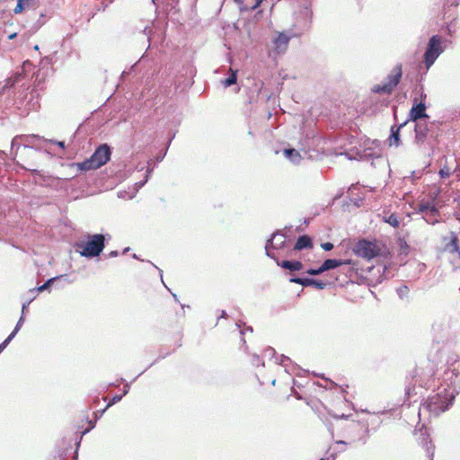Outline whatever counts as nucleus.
I'll list each match as a JSON object with an SVG mask.
<instances>
[{"mask_svg": "<svg viewBox=\"0 0 460 460\" xmlns=\"http://www.w3.org/2000/svg\"><path fill=\"white\" fill-rule=\"evenodd\" d=\"M406 395L409 399H411L413 395H416L418 393L416 391V387L415 385H413L412 387L411 386H408L406 388Z\"/></svg>", "mask_w": 460, "mask_h": 460, "instance_id": "nucleus-37", "label": "nucleus"}, {"mask_svg": "<svg viewBox=\"0 0 460 460\" xmlns=\"http://www.w3.org/2000/svg\"><path fill=\"white\" fill-rule=\"evenodd\" d=\"M438 174L440 176V178H448L450 175H451V171L449 169V167L447 166H444L443 168H441L438 172Z\"/></svg>", "mask_w": 460, "mask_h": 460, "instance_id": "nucleus-32", "label": "nucleus"}, {"mask_svg": "<svg viewBox=\"0 0 460 460\" xmlns=\"http://www.w3.org/2000/svg\"><path fill=\"white\" fill-rule=\"evenodd\" d=\"M292 283H296L299 285H302L303 287H311L314 286L317 289H323L326 288L327 283L322 280H316L310 278H299V277H293L289 279Z\"/></svg>", "mask_w": 460, "mask_h": 460, "instance_id": "nucleus-10", "label": "nucleus"}, {"mask_svg": "<svg viewBox=\"0 0 460 460\" xmlns=\"http://www.w3.org/2000/svg\"><path fill=\"white\" fill-rule=\"evenodd\" d=\"M421 444L425 447L427 456L430 458V460H433L435 448L434 445L431 443V441H428V438H423Z\"/></svg>", "mask_w": 460, "mask_h": 460, "instance_id": "nucleus-24", "label": "nucleus"}, {"mask_svg": "<svg viewBox=\"0 0 460 460\" xmlns=\"http://www.w3.org/2000/svg\"><path fill=\"white\" fill-rule=\"evenodd\" d=\"M11 342L7 338L0 344V349L3 351Z\"/></svg>", "mask_w": 460, "mask_h": 460, "instance_id": "nucleus-52", "label": "nucleus"}, {"mask_svg": "<svg viewBox=\"0 0 460 460\" xmlns=\"http://www.w3.org/2000/svg\"><path fill=\"white\" fill-rule=\"evenodd\" d=\"M226 317H227V313L225 310H222L221 314L219 315V318H226Z\"/></svg>", "mask_w": 460, "mask_h": 460, "instance_id": "nucleus-55", "label": "nucleus"}, {"mask_svg": "<svg viewBox=\"0 0 460 460\" xmlns=\"http://www.w3.org/2000/svg\"><path fill=\"white\" fill-rule=\"evenodd\" d=\"M321 247L328 252V251H331L332 248H333V244L332 243H323L321 244Z\"/></svg>", "mask_w": 460, "mask_h": 460, "instance_id": "nucleus-48", "label": "nucleus"}, {"mask_svg": "<svg viewBox=\"0 0 460 460\" xmlns=\"http://www.w3.org/2000/svg\"><path fill=\"white\" fill-rule=\"evenodd\" d=\"M263 0H255L254 4L251 6H249V10H255L257 9L262 3Z\"/></svg>", "mask_w": 460, "mask_h": 460, "instance_id": "nucleus-49", "label": "nucleus"}, {"mask_svg": "<svg viewBox=\"0 0 460 460\" xmlns=\"http://www.w3.org/2000/svg\"><path fill=\"white\" fill-rule=\"evenodd\" d=\"M450 235H451V240L447 244V250L450 252H460V248L458 246V238H457L456 234L454 232H451Z\"/></svg>", "mask_w": 460, "mask_h": 460, "instance_id": "nucleus-23", "label": "nucleus"}, {"mask_svg": "<svg viewBox=\"0 0 460 460\" xmlns=\"http://www.w3.org/2000/svg\"><path fill=\"white\" fill-rule=\"evenodd\" d=\"M28 0H18L17 1V4L13 10L14 13H22L23 10H25V3L27 2Z\"/></svg>", "mask_w": 460, "mask_h": 460, "instance_id": "nucleus-30", "label": "nucleus"}, {"mask_svg": "<svg viewBox=\"0 0 460 460\" xmlns=\"http://www.w3.org/2000/svg\"><path fill=\"white\" fill-rule=\"evenodd\" d=\"M234 1L239 5V8L242 12L249 10V5L244 4L242 0H234Z\"/></svg>", "mask_w": 460, "mask_h": 460, "instance_id": "nucleus-44", "label": "nucleus"}, {"mask_svg": "<svg viewBox=\"0 0 460 460\" xmlns=\"http://www.w3.org/2000/svg\"><path fill=\"white\" fill-rule=\"evenodd\" d=\"M276 263L285 270H288L290 271H298L301 270L304 267L303 263L299 261H279V259L275 261Z\"/></svg>", "mask_w": 460, "mask_h": 460, "instance_id": "nucleus-16", "label": "nucleus"}, {"mask_svg": "<svg viewBox=\"0 0 460 460\" xmlns=\"http://www.w3.org/2000/svg\"><path fill=\"white\" fill-rule=\"evenodd\" d=\"M287 245L286 235L279 231L272 234L271 238L268 239L265 244L266 255L274 261L278 260L274 251H282Z\"/></svg>", "mask_w": 460, "mask_h": 460, "instance_id": "nucleus-5", "label": "nucleus"}, {"mask_svg": "<svg viewBox=\"0 0 460 460\" xmlns=\"http://www.w3.org/2000/svg\"><path fill=\"white\" fill-rule=\"evenodd\" d=\"M396 293L401 299H404L408 297L409 288L407 286H401L398 288H396Z\"/></svg>", "mask_w": 460, "mask_h": 460, "instance_id": "nucleus-28", "label": "nucleus"}, {"mask_svg": "<svg viewBox=\"0 0 460 460\" xmlns=\"http://www.w3.org/2000/svg\"><path fill=\"white\" fill-rule=\"evenodd\" d=\"M443 40L438 35H433L429 40L423 55V61L427 69H429L437 58L444 52Z\"/></svg>", "mask_w": 460, "mask_h": 460, "instance_id": "nucleus-3", "label": "nucleus"}, {"mask_svg": "<svg viewBox=\"0 0 460 460\" xmlns=\"http://www.w3.org/2000/svg\"><path fill=\"white\" fill-rule=\"evenodd\" d=\"M122 398H123V395H121V394L113 396V398L109 402V403L107 404L105 409H103L101 413L102 414L109 407L119 402V401H121Z\"/></svg>", "mask_w": 460, "mask_h": 460, "instance_id": "nucleus-31", "label": "nucleus"}, {"mask_svg": "<svg viewBox=\"0 0 460 460\" xmlns=\"http://www.w3.org/2000/svg\"><path fill=\"white\" fill-rule=\"evenodd\" d=\"M353 252L356 255L369 261L378 255L379 249L376 243L362 239L355 244Z\"/></svg>", "mask_w": 460, "mask_h": 460, "instance_id": "nucleus-6", "label": "nucleus"}, {"mask_svg": "<svg viewBox=\"0 0 460 460\" xmlns=\"http://www.w3.org/2000/svg\"><path fill=\"white\" fill-rule=\"evenodd\" d=\"M313 247L312 239L308 235H300L294 246V250L301 251L307 248Z\"/></svg>", "mask_w": 460, "mask_h": 460, "instance_id": "nucleus-17", "label": "nucleus"}, {"mask_svg": "<svg viewBox=\"0 0 460 460\" xmlns=\"http://www.w3.org/2000/svg\"><path fill=\"white\" fill-rule=\"evenodd\" d=\"M438 217H434V216H430L429 212L423 217V218L425 219V221L429 224H431V225H435L436 223L438 222Z\"/></svg>", "mask_w": 460, "mask_h": 460, "instance_id": "nucleus-36", "label": "nucleus"}, {"mask_svg": "<svg viewBox=\"0 0 460 460\" xmlns=\"http://www.w3.org/2000/svg\"><path fill=\"white\" fill-rule=\"evenodd\" d=\"M11 342L7 338L0 344V349L3 351Z\"/></svg>", "mask_w": 460, "mask_h": 460, "instance_id": "nucleus-51", "label": "nucleus"}, {"mask_svg": "<svg viewBox=\"0 0 460 460\" xmlns=\"http://www.w3.org/2000/svg\"><path fill=\"white\" fill-rule=\"evenodd\" d=\"M39 0H28L25 3V9H34Z\"/></svg>", "mask_w": 460, "mask_h": 460, "instance_id": "nucleus-40", "label": "nucleus"}, {"mask_svg": "<svg viewBox=\"0 0 460 460\" xmlns=\"http://www.w3.org/2000/svg\"><path fill=\"white\" fill-rule=\"evenodd\" d=\"M236 326H237V328L240 329V334L241 335H243L246 332H252V328L251 326H248L244 330H242L241 329V326H242V323L241 322L236 323Z\"/></svg>", "mask_w": 460, "mask_h": 460, "instance_id": "nucleus-43", "label": "nucleus"}, {"mask_svg": "<svg viewBox=\"0 0 460 460\" xmlns=\"http://www.w3.org/2000/svg\"><path fill=\"white\" fill-rule=\"evenodd\" d=\"M414 131H415V143L417 145H422L428 136L429 128L426 122H416L414 125Z\"/></svg>", "mask_w": 460, "mask_h": 460, "instance_id": "nucleus-11", "label": "nucleus"}, {"mask_svg": "<svg viewBox=\"0 0 460 460\" xmlns=\"http://www.w3.org/2000/svg\"><path fill=\"white\" fill-rule=\"evenodd\" d=\"M172 296H173V299L176 301V302H179V299H178V296L176 294H173L172 293Z\"/></svg>", "mask_w": 460, "mask_h": 460, "instance_id": "nucleus-59", "label": "nucleus"}, {"mask_svg": "<svg viewBox=\"0 0 460 460\" xmlns=\"http://www.w3.org/2000/svg\"><path fill=\"white\" fill-rule=\"evenodd\" d=\"M21 140L22 141L23 151L30 149L41 150L43 148L41 143H48V139H45L39 135L21 136Z\"/></svg>", "mask_w": 460, "mask_h": 460, "instance_id": "nucleus-8", "label": "nucleus"}, {"mask_svg": "<svg viewBox=\"0 0 460 460\" xmlns=\"http://www.w3.org/2000/svg\"><path fill=\"white\" fill-rule=\"evenodd\" d=\"M15 36H16V34H15V33L11 34V35L9 36V39H11V40H12V39H13Z\"/></svg>", "mask_w": 460, "mask_h": 460, "instance_id": "nucleus-61", "label": "nucleus"}, {"mask_svg": "<svg viewBox=\"0 0 460 460\" xmlns=\"http://www.w3.org/2000/svg\"><path fill=\"white\" fill-rule=\"evenodd\" d=\"M276 354V351L273 348L271 347H269L267 348L265 350H264V356L265 357H269V358H271L273 356H275Z\"/></svg>", "mask_w": 460, "mask_h": 460, "instance_id": "nucleus-41", "label": "nucleus"}, {"mask_svg": "<svg viewBox=\"0 0 460 460\" xmlns=\"http://www.w3.org/2000/svg\"><path fill=\"white\" fill-rule=\"evenodd\" d=\"M63 279L65 280H66L67 279L66 275H59L58 277L49 279L44 284H42L41 286L37 288V292H43V291L49 290L51 284H53L55 281L58 280V279Z\"/></svg>", "mask_w": 460, "mask_h": 460, "instance_id": "nucleus-21", "label": "nucleus"}, {"mask_svg": "<svg viewBox=\"0 0 460 460\" xmlns=\"http://www.w3.org/2000/svg\"><path fill=\"white\" fill-rule=\"evenodd\" d=\"M407 124V121L401 123L398 127L391 128V135L389 137L390 146H399L401 145L400 130Z\"/></svg>", "mask_w": 460, "mask_h": 460, "instance_id": "nucleus-15", "label": "nucleus"}, {"mask_svg": "<svg viewBox=\"0 0 460 460\" xmlns=\"http://www.w3.org/2000/svg\"><path fill=\"white\" fill-rule=\"evenodd\" d=\"M110 257H116L118 256V252L117 251H112L110 252L109 254Z\"/></svg>", "mask_w": 460, "mask_h": 460, "instance_id": "nucleus-56", "label": "nucleus"}, {"mask_svg": "<svg viewBox=\"0 0 460 460\" xmlns=\"http://www.w3.org/2000/svg\"><path fill=\"white\" fill-rule=\"evenodd\" d=\"M144 33L147 36L148 41L151 43H155L156 40V34L153 31V28L151 27H146L144 30Z\"/></svg>", "mask_w": 460, "mask_h": 460, "instance_id": "nucleus-27", "label": "nucleus"}, {"mask_svg": "<svg viewBox=\"0 0 460 460\" xmlns=\"http://www.w3.org/2000/svg\"><path fill=\"white\" fill-rule=\"evenodd\" d=\"M284 155L293 164H299L302 157L300 153L295 148H286L284 149Z\"/></svg>", "mask_w": 460, "mask_h": 460, "instance_id": "nucleus-19", "label": "nucleus"}, {"mask_svg": "<svg viewBox=\"0 0 460 460\" xmlns=\"http://www.w3.org/2000/svg\"><path fill=\"white\" fill-rule=\"evenodd\" d=\"M324 270L322 269V265L317 269L310 268L306 270V273L312 276H316L323 273Z\"/></svg>", "mask_w": 460, "mask_h": 460, "instance_id": "nucleus-34", "label": "nucleus"}, {"mask_svg": "<svg viewBox=\"0 0 460 460\" xmlns=\"http://www.w3.org/2000/svg\"><path fill=\"white\" fill-rule=\"evenodd\" d=\"M129 388H130L129 384H128V383H127V384L124 385V388H123V394H122L121 395L125 396V395L128 393Z\"/></svg>", "mask_w": 460, "mask_h": 460, "instance_id": "nucleus-54", "label": "nucleus"}, {"mask_svg": "<svg viewBox=\"0 0 460 460\" xmlns=\"http://www.w3.org/2000/svg\"><path fill=\"white\" fill-rule=\"evenodd\" d=\"M455 217H456V220H458L460 222V215L457 214V215H455Z\"/></svg>", "mask_w": 460, "mask_h": 460, "instance_id": "nucleus-60", "label": "nucleus"}, {"mask_svg": "<svg viewBox=\"0 0 460 460\" xmlns=\"http://www.w3.org/2000/svg\"><path fill=\"white\" fill-rule=\"evenodd\" d=\"M340 418H341V419H347L348 417H347L346 415L342 414V415H341V416H340Z\"/></svg>", "mask_w": 460, "mask_h": 460, "instance_id": "nucleus-62", "label": "nucleus"}, {"mask_svg": "<svg viewBox=\"0 0 460 460\" xmlns=\"http://www.w3.org/2000/svg\"><path fill=\"white\" fill-rule=\"evenodd\" d=\"M351 260H341V259H326L323 264L322 269L324 271L336 269L342 265L351 264Z\"/></svg>", "mask_w": 460, "mask_h": 460, "instance_id": "nucleus-13", "label": "nucleus"}, {"mask_svg": "<svg viewBox=\"0 0 460 460\" xmlns=\"http://www.w3.org/2000/svg\"><path fill=\"white\" fill-rule=\"evenodd\" d=\"M24 79L22 73L17 72L4 81V84L1 93H4L7 89L11 90L15 88L16 84H20Z\"/></svg>", "mask_w": 460, "mask_h": 460, "instance_id": "nucleus-14", "label": "nucleus"}, {"mask_svg": "<svg viewBox=\"0 0 460 460\" xmlns=\"http://www.w3.org/2000/svg\"><path fill=\"white\" fill-rule=\"evenodd\" d=\"M385 221L394 227H398L400 224L395 214H391L388 217L385 218Z\"/></svg>", "mask_w": 460, "mask_h": 460, "instance_id": "nucleus-29", "label": "nucleus"}, {"mask_svg": "<svg viewBox=\"0 0 460 460\" xmlns=\"http://www.w3.org/2000/svg\"><path fill=\"white\" fill-rule=\"evenodd\" d=\"M105 237L102 234L88 235L85 243H77L78 248H82L80 254L85 258H93L101 254L105 247Z\"/></svg>", "mask_w": 460, "mask_h": 460, "instance_id": "nucleus-2", "label": "nucleus"}, {"mask_svg": "<svg viewBox=\"0 0 460 460\" xmlns=\"http://www.w3.org/2000/svg\"><path fill=\"white\" fill-rule=\"evenodd\" d=\"M75 165L77 167L80 171H91V170H96L99 167L94 164V162L92 160V158L85 159L84 161L81 163H76Z\"/></svg>", "mask_w": 460, "mask_h": 460, "instance_id": "nucleus-20", "label": "nucleus"}, {"mask_svg": "<svg viewBox=\"0 0 460 460\" xmlns=\"http://www.w3.org/2000/svg\"><path fill=\"white\" fill-rule=\"evenodd\" d=\"M95 426V422H93L92 420L89 421V428L84 429L83 432H82V435H85L86 433H88L91 429H93Z\"/></svg>", "mask_w": 460, "mask_h": 460, "instance_id": "nucleus-50", "label": "nucleus"}, {"mask_svg": "<svg viewBox=\"0 0 460 460\" xmlns=\"http://www.w3.org/2000/svg\"><path fill=\"white\" fill-rule=\"evenodd\" d=\"M17 333H18V332H16L15 330H13V332L7 336V339L12 341Z\"/></svg>", "mask_w": 460, "mask_h": 460, "instance_id": "nucleus-53", "label": "nucleus"}, {"mask_svg": "<svg viewBox=\"0 0 460 460\" xmlns=\"http://www.w3.org/2000/svg\"><path fill=\"white\" fill-rule=\"evenodd\" d=\"M418 213H422L424 216H426L429 212L430 216L438 217L439 216V210L438 208L434 205H429V203H421L419 205V208L417 209Z\"/></svg>", "mask_w": 460, "mask_h": 460, "instance_id": "nucleus-18", "label": "nucleus"}, {"mask_svg": "<svg viewBox=\"0 0 460 460\" xmlns=\"http://www.w3.org/2000/svg\"><path fill=\"white\" fill-rule=\"evenodd\" d=\"M28 90V86L27 87H23L22 90H20L18 93H15V98L16 99H20V102L22 103V99H23V95H24V92Z\"/></svg>", "mask_w": 460, "mask_h": 460, "instance_id": "nucleus-42", "label": "nucleus"}, {"mask_svg": "<svg viewBox=\"0 0 460 460\" xmlns=\"http://www.w3.org/2000/svg\"><path fill=\"white\" fill-rule=\"evenodd\" d=\"M346 445H347V442L344 440L335 441L334 444L329 447V449L327 451L328 456L330 455V453L335 452L336 450H341L343 448L346 450V447H345Z\"/></svg>", "mask_w": 460, "mask_h": 460, "instance_id": "nucleus-25", "label": "nucleus"}, {"mask_svg": "<svg viewBox=\"0 0 460 460\" xmlns=\"http://www.w3.org/2000/svg\"><path fill=\"white\" fill-rule=\"evenodd\" d=\"M48 142L51 143V144H55L62 149H65V147H66L64 141H57V140L49 139V140H48Z\"/></svg>", "mask_w": 460, "mask_h": 460, "instance_id": "nucleus-47", "label": "nucleus"}, {"mask_svg": "<svg viewBox=\"0 0 460 460\" xmlns=\"http://www.w3.org/2000/svg\"><path fill=\"white\" fill-rule=\"evenodd\" d=\"M290 358L285 355H280L279 358H276V362L279 365H282L284 367H287V362H289Z\"/></svg>", "mask_w": 460, "mask_h": 460, "instance_id": "nucleus-33", "label": "nucleus"}, {"mask_svg": "<svg viewBox=\"0 0 460 460\" xmlns=\"http://www.w3.org/2000/svg\"><path fill=\"white\" fill-rule=\"evenodd\" d=\"M456 394L458 393L455 390L443 388L442 391L429 396L428 401L421 404V409L427 410L436 416L439 415L453 404Z\"/></svg>", "mask_w": 460, "mask_h": 460, "instance_id": "nucleus-1", "label": "nucleus"}, {"mask_svg": "<svg viewBox=\"0 0 460 460\" xmlns=\"http://www.w3.org/2000/svg\"><path fill=\"white\" fill-rule=\"evenodd\" d=\"M402 74V66H396L391 74L386 76L385 82L375 85L372 91L376 93L390 94L400 83Z\"/></svg>", "mask_w": 460, "mask_h": 460, "instance_id": "nucleus-4", "label": "nucleus"}, {"mask_svg": "<svg viewBox=\"0 0 460 460\" xmlns=\"http://www.w3.org/2000/svg\"><path fill=\"white\" fill-rule=\"evenodd\" d=\"M24 321H25V316L21 314V316H20V318H19V320H18V322H17V323H16V325H15L13 330H15L16 332H19L20 329L22 328Z\"/></svg>", "mask_w": 460, "mask_h": 460, "instance_id": "nucleus-39", "label": "nucleus"}, {"mask_svg": "<svg viewBox=\"0 0 460 460\" xmlns=\"http://www.w3.org/2000/svg\"><path fill=\"white\" fill-rule=\"evenodd\" d=\"M290 37L286 35L284 32L279 33L278 37L273 40L274 50L278 54H283L286 52L288 47Z\"/></svg>", "mask_w": 460, "mask_h": 460, "instance_id": "nucleus-12", "label": "nucleus"}, {"mask_svg": "<svg viewBox=\"0 0 460 460\" xmlns=\"http://www.w3.org/2000/svg\"><path fill=\"white\" fill-rule=\"evenodd\" d=\"M429 115L426 113V105L424 102H420L416 103V99L414 100V104L410 110L409 117L405 120L407 123L409 121L420 122L421 119H427Z\"/></svg>", "mask_w": 460, "mask_h": 460, "instance_id": "nucleus-9", "label": "nucleus"}, {"mask_svg": "<svg viewBox=\"0 0 460 460\" xmlns=\"http://www.w3.org/2000/svg\"><path fill=\"white\" fill-rule=\"evenodd\" d=\"M151 172H152V170H151V169H148V170L146 171V174L145 180H143V181H138V182H136V184H135V185H136L137 190L141 189V188H142V187L146 183V181H147V180H148V177H149V175H150Z\"/></svg>", "mask_w": 460, "mask_h": 460, "instance_id": "nucleus-35", "label": "nucleus"}, {"mask_svg": "<svg viewBox=\"0 0 460 460\" xmlns=\"http://www.w3.org/2000/svg\"><path fill=\"white\" fill-rule=\"evenodd\" d=\"M111 150L107 144L100 145L91 155L92 160L100 168L111 159Z\"/></svg>", "mask_w": 460, "mask_h": 460, "instance_id": "nucleus-7", "label": "nucleus"}, {"mask_svg": "<svg viewBox=\"0 0 460 460\" xmlns=\"http://www.w3.org/2000/svg\"><path fill=\"white\" fill-rule=\"evenodd\" d=\"M44 17V14L41 13L40 14V18L36 22V23L34 24L33 28L35 30H39L44 23H45V20H42L41 18Z\"/></svg>", "mask_w": 460, "mask_h": 460, "instance_id": "nucleus-45", "label": "nucleus"}, {"mask_svg": "<svg viewBox=\"0 0 460 460\" xmlns=\"http://www.w3.org/2000/svg\"><path fill=\"white\" fill-rule=\"evenodd\" d=\"M236 82H237V72L231 70V75L226 79H225L223 81V84L226 88V87H229V86L236 84Z\"/></svg>", "mask_w": 460, "mask_h": 460, "instance_id": "nucleus-26", "label": "nucleus"}, {"mask_svg": "<svg viewBox=\"0 0 460 460\" xmlns=\"http://www.w3.org/2000/svg\"><path fill=\"white\" fill-rule=\"evenodd\" d=\"M35 298V296H32L31 299H29L28 301L24 302L22 304V315H25V312H26V309L27 307L29 306V305L31 303V301Z\"/></svg>", "mask_w": 460, "mask_h": 460, "instance_id": "nucleus-46", "label": "nucleus"}, {"mask_svg": "<svg viewBox=\"0 0 460 460\" xmlns=\"http://www.w3.org/2000/svg\"><path fill=\"white\" fill-rule=\"evenodd\" d=\"M33 49H34L35 50H39V46H38V45H35Z\"/></svg>", "mask_w": 460, "mask_h": 460, "instance_id": "nucleus-63", "label": "nucleus"}, {"mask_svg": "<svg viewBox=\"0 0 460 460\" xmlns=\"http://www.w3.org/2000/svg\"><path fill=\"white\" fill-rule=\"evenodd\" d=\"M128 250H129V248H126V249H124L123 252L126 253V252H128Z\"/></svg>", "mask_w": 460, "mask_h": 460, "instance_id": "nucleus-64", "label": "nucleus"}, {"mask_svg": "<svg viewBox=\"0 0 460 460\" xmlns=\"http://www.w3.org/2000/svg\"><path fill=\"white\" fill-rule=\"evenodd\" d=\"M252 365H254V366H260V365L263 366L264 365V362L260 359V357L257 354L252 355Z\"/></svg>", "mask_w": 460, "mask_h": 460, "instance_id": "nucleus-38", "label": "nucleus"}, {"mask_svg": "<svg viewBox=\"0 0 460 460\" xmlns=\"http://www.w3.org/2000/svg\"><path fill=\"white\" fill-rule=\"evenodd\" d=\"M22 146V141L21 140V136H16L13 138L11 142V155H13V159H15V156L18 154L20 147Z\"/></svg>", "mask_w": 460, "mask_h": 460, "instance_id": "nucleus-22", "label": "nucleus"}, {"mask_svg": "<svg viewBox=\"0 0 460 460\" xmlns=\"http://www.w3.org/2000/svg\"><path fill=\"white\" fill-rule=\"evenodd\" d=\"M29 292L34 296V294L37 292V288H31Z\"/></svg>", "mask_w": 460, "mask_h": 460, "instance_id": "nucleus-58", "label": "nucleus"}, {"mask_svg": "<svg viewBox=\"0 0 460 460\" xmlns=\"http://www.w3.org/2000/svg\"><path fill=\"white\" fill-rule=\"evenodd\" d=\"M400 246L402 248L403 246H407V243L405 241L400 240Z\"/></svg>", "mask_w": 460, "mask_h": 460, "instance_id": "nucleus-57", "label": "nucleus"}]
</instances>
